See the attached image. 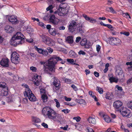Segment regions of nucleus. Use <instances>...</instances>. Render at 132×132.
Here are the masks:
<instances>
[{"label":"nucleus","mask_w":132,"mask_h":132,"mask_svg":"<svg viewBox=\"0 0 132 132\" xmlns=\"http://www.w3.org/2000/svg\"><path fill=\"white\" fill-rule=\"evenodd\" d=\"M41 98L42 100L45 103L47 101L48 97L45 94L42 95Z\"/></svg>","instance_id":"32"},{"label":"nucleus","mask_w":132,"mask_h":132,"mask_svg":"<svg viewBox=\"0 0 132 132\" xmlns=\"http://www.w3.org/2000/svg\"><path fill=\"white\" fill-rule=\"evenodd\" d=\"M64 99L65 100L67 101H70L71 100V98H68L66 96H65Z\"/></svg>","instance_id":"62"},{"label":"nucleus","mask_w":132,"mask_h":132,"mask_svg":"<svg viewBox=\"0 0 132 132\" xmlns=\"http://www.w3.org/2000/svg\"><path fill=\"white\" fill-rule=\"evenodd\" d=\"M71 87H72L75 91H77L78 90V89L77 87L74 85H72L71 86Z\"/></svg>","instance_id":"57"},{"label":"nucleus","mask_w":132,"mask_h":132,"mask_svg":"<svg viewBox=\"0 0 132 132\" xmlns=\"http://www.w3.org/2000/svg\"><path fill=\"white\" fill-rule=\"evenodd\" d=\"M38 77L40 78V77L39 76L37 75L35 77V81L34 82V84L37 86H38L39 84V81L40 80H39V79H38Z\"/></svg>","instance_id":"33"},{"label":"nucleus","mask_w":132,"mask_h":132,"mask_svg":"<svg viewBox=\"0 0 132 132\" xmlns=\"http://www.w3.org/2000/svg\"><path fill=\"white\" fill-rule=\"evenodd\" d=\"M26 90V93H24V95L28 97L30 101L32 102L36 101V97L32 93L31 90L27 89Z\"/></svg>","instance_id":"11"},{"label":"nucleus","mask_w":132,"mask_h":132,"mask_svg":"<svg viewBox=\"0 0 132 132\" xmlns=\"http://www.w3.org/2000/svg\"><path fill=\"white\" fill-rule=\"evenodd\" d=\"M106 10L108 11H109L111 13H116V12L114 10L112 7H109L106 8Z\"/></svg>","instance_id":"38"},{"label":"nucleus","mask_w":132,"mask_h":132,"mask_svg":"<svg viewBox=\"0 0 132 132\" xmlns=\"http://www.w3.org/2000/svg\"><path fill=\"white\" fill-rule=\"evenodd\" d=\"M59 21V20L58 19L55 18L53 21H52L50 22L54 25H56L58 24Z\"/></svg>","instance_id":"36"},{"label":"nucleus","mask_w":132,"mask_h":132,"mask_svg":"<svg viewBox=\"0 0 132 132\" xmlns=\"http://www.w3.org/2000/svg\"><path fill=\"white\" fill-rule=\"evenodd\" d=\"M5 30L6 31V32L8 33H12L14 30V28L10 25H7L5 28Z\"/></svg>","instance_id":"22"},{"label":"nucleus","mask_w":132,"mask_h":132,"mask_svg":"<svg viewBox=\"0 0 132 132\" xmlns=\"http://www.w3.org/2000/svg\"><path fill=\"white\" fill-rule=\"evenodd\" d=\"M132 82V77L129 79L127 81V84H130Z\"/></svg>","instance_id":"52"},{"label":"nucleus","mask_w":132,"mask_h":132,"mask_svg":"<svg viewBox=\"0 0 132 132\" xmlns=\"http://www.w3.org/2000/svg\"><path fill=\"white\" fill-rule=\"evenodd\" d=\"M26 30L28 33L30 34L33 31V29L31 28L27 27Z\"/></svg>","instance_id":"39"},{"label":"nucleus","mask_w":132,"mask_h":132,"mask_svg":"<svg viewBox=\"0 0 132 132\" xmlns=\"http://www.w3.org/2000/svg\"><path fill=\"white\" fill-rule=\"evenodd\" d=\"M116 88H117L118 90L120 92H122V88L121 87L119 86L118 85L116 86Z\"/></svg>","instance_id":"47"},{"label":"nucleus","mask_w":132,"mask_h":132,"mask_svg":"<svg viewBox=\"0 0 132 132\" xmlns=\"http://www.w3.org/2000/svg\"><path fill=\"white\" fill-rule=\"evenodd\" d=\"M113 96L112 93L108 92L105 94V98L107 99L110 100L113 98Z\"/></svg>","instance_id":"23"},{"label":"nucleus","mask_w":132,"mask_h":132,"mask_svg":"<svg viewBox=\"0 0 132 132\" xmlns=\"http://www.w3.org/2000/svg\"><path fill=\"white\" fill-rule=\"evenodd\" d=\"M8 93V88L7 85L4 82H0V95L2 96H6Z\"/></svg>","instance_id":"5"},{"label":"nucleus","mask_w":132,"mask_h":132,"mask_svg":"<svg viewBox=\"0 0 132 132\" xmlns=\"http://www.w3.org/2000/svg\"><path fill=\"white\" fill-rule=\"evenodd\" d=\"M73 119L76 120L77 122H79L80 121V117H75L73 118Z\"/></svg>","instance_id":"54"},{"label":"nucleus","mask_w":132,"mask_h":132,"mask_svg":"<svg viewBox=\"0 0 132 132\" xmlns=\"http://www.w3.org/2000/svg\"><path fill=\"white\" fill-rule=\"evenodd\" d=\"M42 112L44 117L54 121H59L62 119L61 114L56 112L50 107H44L42 110Z\"/></svg>","instance_id":"1"},{"label":"nucleus","mask_w":132,"mask_h":132,"mask_svg":"<svg viewBox=\"0 0 132 132\" xmlns=\"http://www.w3.org/2000/svg\"><path fill=\"white\" fill-rule=\"evenodd\" d=\"M87 130L88 131V132H94V131L93 129L91 128H87Z\"/></svg>","instance_id":"63"},{"label":"nucleus","mask_w":132,"mask_h":132,"mask_svg":"<svg viewBox=\"0 0 132 132\" xmlns=\"http://www.w3.org/2000/svg\"><path fill=\"white\" fill-rule=\"evenodd\" d=\"M128 108L132 110V101H130L128 102L127 105Z\"/></svg>","instance_id":"43"},{"label":"nucleus","mask_w":132,"mask_h":132,"mask_svg":"<svg viewBox=\"0 0 132 132\" xmlns=\"http://www.w3.org/2000/svg\"><path fill=\"white\" fill-rule=\"evenodd\" d=\"M30 69L33 72H36L37 71V68L34 66H31L30 67Z\"/></svg>","instance_id":"40"},{"label":"nucleus","mask_w":132,"mask_h":132,"mask_svg":"<svg viewBox=\"0 0 132 132\" xmlns=\"http://www.w3.org/2000/svg\"><path fill=\"white\" fill-rule=\"evenodd\" d=\"M62 111L64 112L65 113L67 114L69 113L70 111V110L67 109H66L62 110Z\"/></svg>","instance_id":"46"},{"label":"nucleus","mask_w":132,"mask_h":132,"mask_svg":"<svg viewBox=\"0 0 132 132\" xmlns=\"http://www.w3.org/2000/svg\"><path fill=\"white\" fill-rule=\"evenodd\" d=\"M67 60L68 63H70L72 65L79 66L78 64L74 62V60L72 59H67Z\"/></svg>","instance_id":"30"},{"label":"nucleus","mask_w":132,"mask_h":132,"mask_svg":"<svg viewBox=\"0 0 132 132\" xmlns=\"http://www.w3.org/2000/svg\"><path fill=\"white\" fill-rule=\"evenodd\" d=\"M93 98H94V100L96 101H98V100L97 99L96 97L94 95H93L92 94L90 95Z\"/></svg>","instance_id":"60"},{"label":"nucleus","mask_w":132,"mask_h":132,"mask_svg":"<svg viewBox=\"0 0 132 132\" xmlns=\"http://www.w3.org/2000/svg\"><path fill=\"white\" fill-rule=\"evenodd\" d=\"M44 43L49 46H53L55 45V42L51 38L48 36L46 39Z\"/></svg>","instance_id":"12"},{"label":"nucleus","mask_w":132,"mask_h":132,"mask_svg":"<svg viewBox=\"0 0 132 132\" xmlns=\"http://www.w3.org/2000/svg\"><path fill=\"white\" fill-rule=\"evenodd\" d=\"M122 105V103L119 100L116 101L114 102L113 104V106L114 109L117 111H119L120 110L121 107Z\"/></svg>","instance_id":"13"},{"label":"nucleus","mask_w":132,"mask_h":132,"mask_svg":"<svg viewBox=\"0 0 132 132\" xmlns=\"http://www.w3.org/2000/svg\"><path fill=\"white\" fill-rule=\"evenodd\" d=\"M96 90L100 94H102L103 92V89L98 86H97L96 87Z\"/></svg>","instance_id":"37"},{"label":"nucleus","mask_w":132,"mask_h":132,"mask_svg":"<svg viewBox=\"0 0 132 132\" xmlns=\"http://www.w3.org/2000/svg\"><path fill=\"white\" fill-rule=\"evenodd\" d=\"M65 82H66V83L67 84H69L71 82V80L67 78L65 79Z\"/></svg>","instance_id":"58"},{"label":"nucleus","mask_w":132,"mask_h":132,"mask_svg":"<svg viewBox=\"0 0 132 132\" xmlns=\"http://www.w3.org/2000/svg\"><path fill=\"white\" fill-rule=\"evenodd\" d=\"M51 59H52L53 62H56V64L57 63V62L59 61H61L60 63L62 64H64L65 62V60H63L60 57L57 56L56 55L53 56Z\"/></svg>","instance_id":"15"},{"label":"nucleus","mask_w":132,"mask_h":132,"mask_svg":"<svg viewBox=\"0 0 132 132\" xmlns=\"http://www.w3.org/2000/svg\"><path fill=\"white\" fill-rule=\"evenodd\" d=\"M47 49L48 51V52L50 54L53 51V49L50 47L47 48Z\"/></svg>","instance_id":"48"},{"label":"nucleus","mask_w":132,"mask_h":132,"mask_svg":"<svg viewBox=\"0 0 132 132\" xmlns=\"http://www.w3.org/2000/svg\"><path fill=\"white\" fill-rule=\"evenodd\" d=\"M53 8V7L52 5H50L46 8V10L47 11H48L51 9H52Z\"/></svg>","instance_id":"53"},{"label":"nucleus","mask_w":132,"mask_h":132,"mask_svg":"<svg viewBox=\"0 0 132 132\" xmlns=\"http://www.w3.org/2000/svg\"><path fill=\"white\" fill-rule=\"evenodd\" d=\"M74 37L73 36H67L65 39V41L67 43L70 45L73 44L74 42Z\"/></svg>","instance_id":"19"},{"label":"nucleus","mask_w":132,"mask_h":132,"mask_svg":"<svg viewBox=\"0 0 132 132\" xmlns=\"http://www.w3.org/2000/svg\"><path fill=\"white\" fill-rule=\"evenodd\" d=\"M40 93L42 95L45 94L46 93L45 90L44 89H41L40 90Z\"/></svg>","instance_id":"50"},{"label":"nucleus","mask_w":132,"mask_h":132,"mask_svg":"<svg viewBox=\"0 0 132 132\" xmlns=\"http://www.w3.org/2000/svg\"><path fill=\"white\" fill-rule=\"evenodd\" d=\"M107 43L112 46H119L121 44V40L117 37H114L111 36L109 37L106 41Z\"/></svg>","instance_id":"4"},{"label":"nucleus","mask_w":132,"mask_h":132,"mask_svg":"<svg viewBox=\"0 0 132 132\" xmlns=\"http://www.w3.org/2000/svg\"><path fill=\"white\" fill-rule=\"evenodd\" d=\"M13 37H15L16 38H24V39H25V37L20 32H17L16 33V34L14 35Z\"/></svg>","instance_id":"24"},{"label":"nucleus","mask_w":132,"mask_h":132,"mask_svg":"<svg viewBox=\"0 0 132 132\" xmlns=\"http://www.w3.org/2000/svg\"><path fill=\"white\" fill-rule=\"evenodd\" d=\"M36 50L38 53L40 54H42L44 56H46L48 54V52L46 50H44L41 48H39L36 47Z\"/></svg>","instance_id":"18"},{"label":"nucleus","mask_w":132,"mask_h":132,"mask_svg":"<svg viewBox=\"0 0 132 132\" xmlns=\"http://www.w3.org/2000/svg\"><path fill=\"white\" fill-rule=\"evenodd\" d=\"M54 87H53V89L54 91L58 90L60 88V82L59 79L57 77H54L52 79Z\"/></svg>","instance_id":"10"},{"label":"nucleus","mask_w":132,"mask_h":132,"mask_svg":"<svg viewBox=\"0 0 132 132\" xmlns=\"http://www.w3.org/2000/svg\"><path fill=\"white\" fill-rule=\"evenodd\" d=\"M78 54L80 55H84L86 54V53L85 52L83 51L80 50L78 52Z\"/></svg>","instance_id":"51"},{"label":"nucleus","mask_w":132,"mask_h":132,"mask_svg":"<svg viewBox=\"0 0 132 132\" xmlns=\"http://www.w3.org/2000/svg\"><path fill=\"white\" fill-rule=\"evenodd\" d=\"M55 18H57L55 17V16L54 14L51 15L50 19V22H51L52 21H53V20L55 19Z\"/></svg>","instance_id":"44"},{"label":"nucleus","mask_w":132,"mask_h":132,"mask_svg":"<svg viewBox=\"0 0 132 132\" xmlns=\"http://www.w3.org/2000/svg\"><path fill=\"white\" fill-rule=\"evenodd\" d=\"M8 20L12 24H16L18 23L17 17L16 16L12 15L9 17Z\"/></svg>","instance_id":"16"},{"label":"nucleus","mask_w":132,"mask_h":132,"mask_svg":"<svg viewBox=\"0 0 132 132\" xmlns=\"http://www.w3.org/2000/svg\"><path fill=\"white\" fill-rule=\"evenodd\" d=\"M119 111L123 117L130 118L131 116L130 111L126 108L123 107L120 108Z\"/></svg>","instance_id":"9"},{"label":"nucleus","mask_w":132,"mask_h":132,"mask_svg":"<svg viewBox=\"0 0 132 132\" xmlns=\"http://www.w3.org/2000/svg\"><path fill=\"white\" fill-rule=\"evenodd\" d=\"M64 104L66 105H67L71 106H73L76 105V104L75 103H71L69 102H65Z\"/></svg>","instance_id":"41"},{"label":"nucleus","mask_w":132,"mask_h":132,"mask_svg":"<svg viewBox=\"0 0 132 132\" xmlns=\"http://www.w3.org/2000/svg\"><path fill=\"white\" fill-rule=\"evenodd\" d=\"M56 62H53L52 59L51 58L48 60V65H46L48 66L47 68L45 67V65H44V67L43 69L45 72L46 73L51 74L50 72H55V68L54 67L55 64H56Z\"/></svg>","instance_id":"2"},{"label":"nucleus","mask_w":132,"mask_h":132,"mask_svg":"<svg viewBox=\"0 0 132 132\" xmlns=\"http://www.w3.org/2000/svg\"><path fill=\"white\" fill-rule=\"evenodd\" d=\"M61 50L64 53L67 54L68 53L67 50L63 48H61Z\"/></svg>","instance_id":"55"},{"label":"nucleus","mask_w":132,"mask_h":132,"mask_svg":"<svg viewBox=\"0 0 132 132\" xmlns=\"http://www.w3.org/2000/svg\"><path fill=\"white\" fill-rule=\"evenodd\" d=\"M9 60L8 58H3L0 62L1 66L4 67H8L9 66Z\"/></svg>","instance_id":"14"},{"label":"nucleus","mask_w":132,"mask_h":132,"mask_svg":"<svg viewBox=\"0 0 132 132\" xmlns=\"http://www.w3.org/2000/svg\"><path fill=\"white\" fill-rule=\"evenodd\" d=\"M88 122L90 123H91L94 124H95L96 123V121L95 119L94 118L92 117H90L87 120Z\"/></svg>","instance_id":"26"},{"label":"nucleus","mask_w":132,"mask_h":132,"mask_svg":"<svg viewBox=\"0 0 132 132\" xmlns=\"http://www.w3.org/2000/svg\"><path fill=\"white\" fill-rule=\"evenodd\" d=\"M101 47L100 46L98 45L96 46V50L97 52H99L100 51Z\"/></svg>","instance_id":"61"},{"label":"nucleus","mask_w":132,"mask_h":132,"mask_svg":"<svg viewBox=\"0 0 132 132\" xmlns=\"http://www.w3.org/2000/svg\"><path fill=\"white\" fill-rule=\"evenodd\" d=\"M75 101L77 103H79L80 104L85 105L86 104V102L84 99H76Z\"/></svg>","instance_id":"28"},{"label":"nucleus","mask_w":132,"mask_h":132,"mask_svg":"<svg viewBox=\"0 0 132 132\" xmlns=\"http://www.w3.org/2000/svg\"><path fill=\"white\" fill-rule=\"evenodd\" d=\"M122 15L123 16L126 18H128V17L129 18L131 19V17L128 13H123Z\"/></svg>","instance_id":"45"},{"label":"nucleus","mask_w":132,"mask_h":132,"mask_svg":"<svg viewBox=\"0 0 132 132\" xmlns=\"http://www.w3.org/2000/svg\"><path fill=\"white\" fill-rule=\"evenodd\" d=\"M70 56L72 57H74L76 56V53L73 51L71 50L69 53Z\"/></svg>","instance_id":"35"},{"label":"nucleus","mask_w":132,"mask_h":132,"mask_svg":"<svg viewBox=\"0 0 132 132\" xmlns=\"http://www.w3.org/2000/svg\"><path fill=\"white\" fill-rule=\"evenodd\" d=\"M83 16L86 20L91 23H95L96 22V20L95 19H94L92 18H90L86 14H83Z\"/></svg>","instance_id":"17"},{"label":"nucleus","mask_w":132,"mask_h":132,"mask_svg":"<svg viewBox=\"0 0 132 132\" xmlns=\"http://www.w3.org/2000/svg\"><path fill=\"white\" fill-rule=\"evenodd\" d=\"M109 80L111 83H112L113 82L117 83L118 82V79L112 76L110 77Z\"/></svg>","instance_id":"29"},{"label":"nucleus","mask_w":132,"mask_h":132,"mask_svg":"<svg viewBox=\"0 0 132 132\" xmlns=\"http://www.w3.org/2000/svg\"><path fill=\"white\" fill-rule=\"evenodd\" d=\"M94 74L95 76L97 77H98L99 76V73L95 71L94 72Z\"/></svg>","instance_id":"64"},{"label":"nucleus","mask_w":132,"mask_h":132,"mask_svg":"<svg viewBox=\"0 0 132 132\" xmlns=\"http://www.w3.org/2000/svg\"><path fill=\"white\" fill-rule=\"evenodd\" d=\"M77 25V23L75 21L72 20L70 21L68 26L69 31L72 33L76 31Z\"/></svg>","instance_id":"8"},{"label":"nucleus","mask_w":132,"mask_h":132,"mask_svg":"<svg viewBox=\"0 0 132 132\" xmlns=\"http://www.w3.org/2000/svg\"><path fill=\"white\" fill-rule=\"evenodd\" d=\"M38 25L39 26H40L41 27H43V28H45V26L46 25H45L42 22H40L38 23Z\"/></svg>","instance_id":"49"},{"label":"nucleus","mask_w":132,"mask_h":132,"mask_svg":"<svg viewBox=\"0 0 132 132\" xmlns=\"http://www.w3.org/2000/svg\"><path fill=\"white\" fill-rule=\"evenodd\" d=\"M25 39L23 38H21L12 37V39L10 41V43L11 45L16 46L18 45L23 43Z\"/></svg>","instance_id":"6"},{"label":"nucleus","mask_w":132,"mask_h":132,"mask_svg":"<svg viewBox=\"0 0 132 132\" xmlns=\"http://www.w3.org/2000/svg\"><path fill=\"white\" fill-rule=\"evenodd\" d=\"M103 118L105 121L107 123H109L111 121V119L110 117L107 115H103Z\"/></svg>","instance_id":"27"},{"label":"nucleus","mask_w":132,"mask_h":132,"mask_svg":"<svg viewBox=\"0 0 132 132\" xmlns=\"http://www.w3.org/2000/svg\"><path fill=\"white\" fill-rule=\"evenodd\" d=\"M81 40V37H78L76 38V42L77 43H78Z\"/></svg>","instance_id":"56"},{"label":"nucleus","mask_w":132,"mask_h":132,"mask_svg":"<svg viewBox=\"0 0 132 132\" xmlns=\"http://www.w3.org/2000/svg\"><path fill=\"white\" fill-rule=\"evenodd\" d=\"M87 44V40L86 38L82 39L80 43V45L82 46H84L85 48H88L89 47Z\"/></svg>","instance_id":"20"},{"label":"nucleus","mask_w":132,"mask_h":132,"mask_svg":"<svg viewBox=\"0 0 132 132\" xmlns=\"http://www.w3.org/2000/svg\"><path fill=\"white\" fill-rule=\"evenodd\" d=\"M19 57V55L18 53L16 52H13L11 55V62L15 64H19L20 60Z\"/></svg>","instance_id":"7"},{"label":"nucleus","mask_w":132,"mask_h":132,"mask_svg":"<svg viewBox=\"0 0 132 132\" xmlns=\"http://www.w3.org/2000/svg\"><path fill=\"white\" fill-rule=\"evenodd\" d=\"M42 125L45 128H47L48 127L47 125L44 122H43L42 124Z\"/></svg>","instance_id":"59"},{"label":"nucleus","mask_w":132,"mask_h":132,"mask_svg":"<svg viewBox=\"0 0 132 132\" xmlns=\"http://www.w3.org/2000/svg\"><path fill=\"white\" fill-rule=\"evenodd\" d=\"M39 36L40 38L42 41L43 42H44L45 41V40L47 37V36H46L45 35L43 34L40 35Z\"/></svg>","instance_id":"34"},{"label":"nucleus","mask_w":132,"mask_h":132,"mask_svg":"<svg viewBox=\"0 0 132 132\" xmlns=\"http://www.w3.org/2000/svg\"><path fill=\"white\" fill-rule=\"evenodd\" d=\"M54 100L56 103V107H57V108H59L60 107V105L58 100L55 98L54 99Z\"/></svg>","instance_id":"42"},{"label":"nucleus","mask_w":132,"mask_h":132,"mask_svg":"<svg viewBox=\"0 0 132 132\" xmlns=\"http://www.w3.org/2000/svg\"><path fill=\"white\" fill-rule=\"evenodd\" d=\"M67 5L65 3H61L59 5V8L54 12V13L55 14L58 13L60 16H64L68 14V12Z\"/></svg>","instance_id":"3"},{"label":"nucleus","mask_w":132,"mask_h":132,"mask_svg":"<svg viewBox=\"0 0 132 132\" xmlns=\"http://www.w3.org/2000/svg\"><path fill=\"white\" fill-rule=\"evenodd\" d=\"M76 28V31L77 32L80 33L81 34H83L84 33V29L82 27V26L81 25L77 26Z\"/></svg>","instance_id":"21"},{"label":"nucleus","mask_w":132,"mask_h":132,"mask_svg":"<svg viewBox=\"0 0 132 132\" xmlns=\"http://www.w3.org/2000/svg\"><path fill=\"white\" fill-rule=\"evenodd\" d=\"M49 32L51 35L55 36L57 34L56 30L55 28H52L49 30Z\"/></svg>","instance_id":"25"},{"label":"nucleus","mask_w":132,"mask_h":132,"mask_svg":"<svg viewBox=\"0 0 132 132\" xmlns=\"http://www.w3.org/2000/svg\"><path fill=\"white\" fill-rule=\"evenodd\" d=\"M32 120L33 122L36 123H39L41 121V120L40 119L37 117L33 116L32 117Z\"/></svg>","instance_id":"31"}]
</instances>
